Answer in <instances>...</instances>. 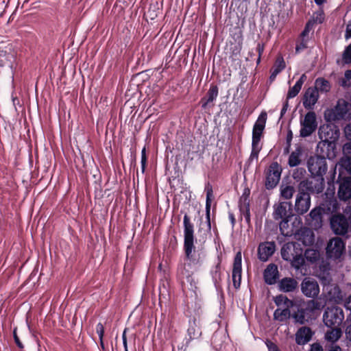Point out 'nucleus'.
I'll return each instance as SVG.
<instances>
[{"label": "nucleus", "mask_w": 351, "mask_h": 351, "mask_svg": "<svg viewBox=\"0 0 351 351\" xmlns=\"http://www.w3.org/2000/svg\"><path fill=\"white\" fill-rule=\"evenodd\" d=\"M303 250L300 245L295 242H289L283 245L281 249L282 258L285 260H292L298 251Z\"/></svg>", "instance_id": "obj_19"}, {"label": "nucleus", "mask_w": 351, "mask_h": 351, "mask_svg": "<svg viewBox=\"0 0 351 351\" xmlns=\"http://www.w3.org/2000/svg\"><path fill=\"white\" fill-rule=\"evenodd\" d=\"M316 16H313V21L315 23H322L324 19V14L323 11L317 12Z\"/></svg>", "instance_id": "obj_50"}, {"label": "nucleus", "mask_w": 351, "mask_h": 351, "mask_svg": "<svg viewBox=\"0 0 351 351\" xmlns=\"http://www.w3.org/2000/svg\"><path fill=\"white\" fill-rule=\"evenodd\" d=\"M319 154L321 156H311L307 161V167L308 171L313 177H318L319 180L324 181L323 176L327 170V164L324 156L320 150Z\"/></svg>", "instance_id": "obj_5"}, {"label": "nucleus", "mask_w": 351, "mask_h": 351, "mask_svg": "<svg viewBox=\"0 0 351 351\" xmlns=\"http://www.w3.org/2000/svg\"><path fill=\"white\" fill-rule=\"evenodd\" d=\"M14 341H15V343L17 345V346L20 348H23V346L22 343L20 341L19 338L18 337V336L16 335L15 332H14Z\"/></svg>", "instance_id": "obj_61"}, {"label": "nucleus", "mask_w": 351, "mask_h": 351, "mask_svg": "<svg viewBox=\"0 0 351 351\" xmlns=\"http://www.w3.org/2000/svg\"><path fill=\"white\" fill-rule=\"evenodd\" d=\"M96 331L100 339L102 341L104 335V327L101 323H99L96 326Z\"/></svg>", "instance_id": "obj_51"}, {"label": "nucleus", "mask_w": 351, "mask_h": 351, "mask_svg": "<svg viewBox=\"0 0 351 351\" xmlns=\"http://www.w3.org/2000/svg\"><path fill=\"white\" fill-rule=\"evenodd\" d=\"M345 76H346L347 78H350V80H351V69H350V70H347V71H346V72H345Z\"/></svg>", "instance_id": "obj_64"}, {"label": "nucleus", "mask_w": 351, "mask_h": 351, "mask_svg": "<svg viewBox=\"0 0 351 351\" xmlns=\"http://www.w3.org/2000/svg\"><path fill=\"white\" fill-rule=\"evenodd\" d=\"M276 250L274 242H263L258 247V258L262 262H266L274 254Z\"/></svg>", "instance_id": "obj_16"}, {"label": "nucleus", "mask_w": 351, "mask_h": 351, "mask_svg": "<svg viewBox=\"0 0 351 351\" xmlns=\"http://www.w3.org/2000/svg\"><path fill=\"white\" fill-rule=\"evenodd\" d=\"M184 225V263L179 267L182 277L186 279L191 289L196 288V281L193 277L195 272L199 270L206 257L203 247H196L194 245V226L189 217L185 214L183 218Z\"/></svg>", "instance_id": "obj_1"}, {"label": "nucleus", "mask_w": 351, "mask_h": 351, "mask_svg": "<svg viewBox=\"0 0 351 351\" xmlns=\"http://www.w3.org/2000/svg\"><path fill=\"white\" fill-rule=\"evenodd\" d=\"M250 189L248 187H245L239 202L240 211L247 222H249L250 220Z\"/></svg>", "instance_id": "obj_14"}, {"label": "nucleus", "mask_w": 351, "mask_h": 351, "mask_svg": "<svg viewBox=\"0 0 351 351\" xmlns=\"http://www.w3.org/2000/svg\"><path fill=\"white\" fill-rule=\"evenodd\" d=\"M330 289V291H329V294L331 293V291H334V295H330L329 296V299L330 300H336L337 298H339V294H340V291H339V287L337 286V285H330V286H328L327 287V289Z\"/></svg>", "instance_id": "obj_45"}, {"label": "nucleus", "mask_w": 351, "mask_h": 351, "mask_svg": "<svg viewBox=\"0 0 351 351\" xmlns=\"http://www.w3.org/2000/svg\"><path fill=\"white\" fill-rule=\"evenodd\" d=\"M278 286L283 292H292L298 287V282L293 278H284L279 282Z\"/></svg>", "instance_id": "obj_26"}, {"label": "nucleus", "mask_w": 351, "mask_h": 351, "mask_svg": "<svg viewBox=\"0 0 351 351\" xmlns=\"http://www.w3.org/2000/svg\"><path fill=\"white\" fill-rule=\"evenodd\" d=\"M319 99V93L316 88L313 87L308 88L303 97L302 104L305 109H313L315 104Z\"/></svg>", "instance_id": "obj_18"}, {"label": "nucleus", "mask_w": 351, "mask_h": 351, "mask_svg": "<svg viewBox=\"0 0 351 351\" xmlns=\"http://www.w3.org/2000/svg\"><path fill=\"white\" fill-rule=\"evenodd\" d=\"M306 173V170L304 168H298L293 172V177L295 180L301 179Z\"/></svg>", "instance_id": "obj_49"}, {"label": "nucleus", "mask_w": 351, "mask_h": 351, "mask_svg": "<svg viewBox=\"0 0 351 351\" xmlns=\"http://www.w3.org/2000/svg\"><path fill=\"white\" fill-rule=\"evenodd\" d=\"M300 125V135L302 137H308L315 132L317 128L315 112L313 111L308 112L303 120H301Z\"/></svg>", "instance_id": "obj_8"}, {"label": "nucleus", "mask_w": 351, "mask_h": 351, "mask_svg": "<svg viewBox=\"0 0 351 351\" xmlns=\"http://www.w3.org/2000/svg\"><path fill=\"white\" fill-rule=\"evenodd\" d=\"M210 274L215 287H217L221 279V266L219 263H218L213 268H212L210 271Z\"/></svg>", "instance_id": "obj_38"}, {"label": "nucleus", "mask_w": 351, "mask_h": 351, "mask_svg": "<svg viewBox=\"0 0 351 351\" xmlns=\"http://www.w3.org/2000/svg\"><path fill=\"white\" fill-rule=\"evenodd\" d=\"M322 207L324 213H332L338 210L339 204L337 199L332 196L327 197L322 203Z\"/></svg>", "instance_id": "obj_28"}, {"label": "nucleus", "mask_w": 351, "mask_h": 351, "mask_svg": "<svg viewBox=\"0 0 351 351\" xmlns=\"http://www.w3.org/2000/svg\"><path fill=\"white\" fill-rule=\"evenodd\" d=\"M325 334V339L333 343L336 342L341 336L342 332L339 327H332Z\"/></svg>", "instance_id": "obj_30"}, {"label": "nucleus", "mask_w": 351, "mask_h": 351, "mask_svg": "<svg viewBox=\"0 0 351 351\" xmlns=\"http://www.w3.org/2000/svg\"><path fill=\"white\" fill-rule=\"evenodd\" d=\"M300 186L302 187V190L304 189L307 191L311 192L312 193H319L322 192L324 189L323 181L318 178L317 180H304L300 182Z\"/></svg>", "instance_id": "obj_21"}, {"label": "nucleus", "mask_w": 351, "mask_h": 351, "mask_svg": "<svg viewBox=\"0 0 351 351\" xmlns=\"http://www.w3.org/2000/svg\"><path fill=\"white\" fill-rule=\"evenodd\" d=\"M282 221L279 224L280 230L284 236L289 237L293 233L292 230H288L289 228V218L281 219Z\"/></svg>", "instance_id": "obj_41"}, {"label": "nucleus", "mask_w": 351, "mask_h": 351, "mask_svg": "<svg viewBox=\"0 0 351 351\" xmlns=\"http://www.w3.org/2000/svg\"><path fill=\"white\" fill-rule=\"evenodd\" d=\"M307 38H301V41L295 47V52L299 53L301 51L304 50V49L307 48Z\"/></svg>", "instance_id": "obj_47"}, {"label": "nucleus", "mask_w": 351, "mask_h": 351, "mask_svg": "<svg viewBox=\"0 0 351 351\" xmlns=\"http://www.w3.org/2000/svg\"><path fill=\"white\" fill-rule=\"evenodd\" d=\"M311 206V197L308 193L300 190L295 203V210L298 215L306 213Z\"/></svg>", "instance_id": "obj_11"}, {"label": "nucleus", "mask_w": 351, "mask_h": 351, "mask_svg": "<svg viewBox=\"0 0 351 351\" xmlns=\"http://www.w3.org/2000/svg\"><path fill=\"white\" fill-rule=\"evenodd\" d=\"M347 215L348 218L342 214L335 215L330 218V226L335 234L344 235L347 233L351 223V213Z\"/></svg>", "instance_id": "obj_7"}, {"label": "nucleus", "mask_w": 351, "mask_h": 351, "mask_svg": "<svg viewBox=\"0 0 351 351\" xmlns=\"http://www.w3.org/2000/svg\"><path fill=\"white\" fill-rule=\"evenodd\" d=\"M290 261L292 267L296 269H299L304 264V258L303 256V250L298 251V254L295 255L292 260H288Z\"/></svg>", "instance_id": "obj_36"}, {"label": "nucleus", "mask_w": 351, "mask_h": 351, "mask_svg": "<svg viewBox=\"0 0 351 351\" xmlns=\"http://www.w3.org/2000/svg\"><path fill=\"white\" fill-rule=\"evenodd\" d=\"M218 96V88L217 86L212 85L210 86L208 93H207V98L205 101L204 99H203L202 101V107L203 108H205L206 106L210 103L213 102L214 100L216 99V98Z\"/></svg>", "instance_id": "obj_33"}, {"label": "nucleus", "mask_w": 351, "mask_h": 351, "mask_svg": "<svg viewBox=\"0 0 351 351\" xmlns=\"http://www.w3.org/2000/svg\"><path fill=\"white\" fill-rule=\"evenodd\" d=\"M302 149L298 147L293 151L289 157L288 165L291 167L299 165L301 162L300 156H302Z\"/></svg>", "instance_id": "obj_34"}, {"label": "nucleus", "mask_w": 351, "mask_h": 351, "mask_svg": "<svg viewBox=\"0 0 351 351\" xmlns=\"http://www.w3.org/2000/svg\"><path fill=\"white\" fill-rule=\"evenodd\" d=\"M322 213H324L322 207L315 208L311 210L309 216L312 219V220L318 222L320 221L322 219Z\"/></svg>", "instance_id": "obj_43"}, {"label": "nucleus", "mask_w": 351, "mask_h": 351, "mask_svg": "<svg viewBox=\"0 0 351 351\" xmlns=\"http://www.w3.org/2000/svg\"><path fill=\"white\" fill-rule=\"evenodd\" d=\"M348 111V103L344 99H339L335 108L328 112L329 119L339 120L343 119Z\"/></svg>", "instance_id": "obj_17"}, {"label": "nucleus", "mask_w": 351, "mask_h": 351, "mask_svg": "<svg viewBox=\"0 0 351 351\" xmlns=\"http://www.w3.org/2000/svg\"><path fill=\"white\" fill-rule=\"evenodd\" d=\"M346 244L339 237L331 239L327 244L326 254L331 258H339L345 252Z\"/></svg>", "instance_id": "obj_9"}, {"label": "nucleus", "mask_w": 351, "mask_h": 351, "mask_svg": "<svg viewBox=\"0 0 351 351\" xmlns=\"http://www.w3.org/2000/svg\"><path fill=\"white\" fill-rule=\"evenodd\" d=\"M346 37L351 38V20L349 21L346 26Z\"/></svg>", "instance_id": "obj_59"}, {"label": "nucleus", "mask_w": 351, "mask_h": 351, "mask_svg": "<svg viewBox=\"0 0 351 351\" xmlns=\"http://www.w3.org/2000/svg\"><path fill=\"white\" fill-rule=\"evenodd\" d=\"M264 280L267 285H274L278 277V267L275 264H269L264 271Z\"/></svg>", "instance_id": "obj_23"}, {"label": "nucleus", "mask_w": 351, "mask_h": 351, "mask_svg": "<svg viewBox=\"0 0 351 351\" xmlns=\"http://www.w3.org/2000/svg\"><path fill=\"white\" fill-rule=\"evenodd\" d=\"M308 351H323V348L319 343H315L311 346L310 350Z\"/></svg>", "instance_id": "obj_56"}, {"label": "nucleus", "mask_w": 351, "mask_h": 351, "mask_svg": "<svg viewBox=\"0 0 351 351\" xmlns=\"http://www.w3.org/2000/svg\"><path fill=\"white\" fill-rule=\"evenodd\" d=\"M274 208V211L273 213V217L276 220H279L284 218H290L292 216V204L289 202H280L278 204H275Z\"/></svg>", "instance_id": "obj_15"}, {"label": "nucleus", "mask_w": 351, "mask_h": 351, "mask_svg": "<svg viewBox=\"0 0 351 351\" xmlns=\"http://www.w3.org/2000/svg\"><path fill=\"white\" fill-rule=\"evenodd\" d=\"M302 293L308 297L314 298L319 293V287L317 281L310 278H305L301 284Z\"/></svg>", "instance_id": "obj_12"}, {"label": "nucleus", "mask_w": 351, "mask_h": 351, "mask_svg": "<svg viewBox=\"0 0 351 351\" xmlns=\"http://www.w3.org/2000/svg\"><path fill=\"white\" fill-rule=\"evenodd\" d=\"M313 88H316L317 92L328 93L330 91L331 86L328 80L323 77H318L315 80Z\"/></svg>", "instance_id": "obj_31"}, {"label": "nucleus", "mask_w": 351, "mask_h": 351, "mask_svg": "<svg viewBox=\"0 0 351 351\" xmlns=\"http://www.w3.org/2000/svg\"><path fill=\"white\" fill-rule=\"evenodd\" d=\"M310 25H311V22H308L306 24V27H304V30L302 32V33L300 34L301 38H306V37L308 36L309 32H310Z\"/></svg>", "instance_id": "obj_55"}, {"label": "nucleus", "mask_w": 351, "mask_h": 351, "mask_svg": "<svg viewBox=\"0 0 351 351\" xmlns=\"http://www.w3.org/2000/svg\"><path fill=\"white\" fill-rule=\"evenodd\" d=\"M288 100L289 99H287L284 103H283V106H282V108L281 109V112H280V118H282L285 114L286 113V112L287 111V109H288V107H289V103H288Z\"/></svg>", "instance_id": "obj_57"}, {"label": "nucleus", "mask_w": 351, "mask_h": 351, "mask_svg": "<svg viewBox=\"0 0 351 351\" xmlns=\"http://www.w3.org/2000/svg\"><path fill=\"white\" fill-rule=\"evenodd\" d=\"M345 306L347 309L351 311V295L348 298Z\"/></svg>", "instance_id": "obj_63"}, {"label": "nucleus", "mask_w": 351, "mask_h": 351, "mask_svg": "<svg viewBox=\"0 0 351 351\" xmlns=\"http://www.w3.org/2000/svg\"><path fill=\"white\" fill-rule=\"evenodd\" d=\"M312 335L313 333L310 328L301 327L295 333V341L298 345H304L311 339Z\"/></svg>", "instance_id": "obj_24"}, {"label": "nucleus", "mask_w": 351, "mask_h": 351, "mask_svg": "<svg viewBox=\"0 0 351 351\" xmlns=\"http://www.w3.org/2000/svg\"><path fill=\"white\" fill-rule=\"evenodd\" d=\"M343 319V311L338 306L327 307L323 315V321L328 328L339 327Z\"/></svg>", "instance_id": "obj_6"}, {"label": "nucleus", "mask_w": 351, "mask_h": 351, "mask_svg": "<svg viewBox=\"0 0 351 351\" xmlns=\"http://www.w3.org/2000/svg\"><path fill=\"white\" fill-rule=\"evenodd\" d=\"M343 152L345 157H351V143H347L343 145Z\"/></svg>", "instance_id": "obj_54"}, {"label": "nucleus", "mask_w": 351, "mask_h": 351, "mask_svg": "<svg viewBox=\"0 0 351 351\" xmlns=\"http://www.w3.org/2000/svg\"><path fill=\"white\" fill-rule=\"evenodd\" d=\"M346 337L351 341V324L347 326L346 329Z\"/></svg>", "instance_id": "obj_62"}, {"label": "nucleus", "mask_w": 351, "mask_h": 351, "mask_svg": "<svg viewBox=\"0 0 351 351\" xmlns=\"http://www.w3.org/2000/svg\"><path fill=\"white\" fill-rule=\"evenodd\" d=\"M342 61L346 64H351V43L345 48L342 54Z\"/></svg>", "instance_id": "obj_44"}, {"label": "nucleus", "mask_w": 351, "mask_h": 351, "mask_svg": "<svg viewBox=\"0 0 351 351\" xmlns=\"http://www.w3.org/2000/svg\"><path fill=\"white\" fill-rule=\"evenodd\" d=\"M141 171L143 173L145 171V167H146V164H147V155H146L145 147H144L141 151Z\"/></svg>", "instance_id": "obj_46"}, {"label": "nucleus", "mask_w": 351, "mask_h": 351, "mask_svg": "<svg viewBox=\"0 0 351 351\" xmlns=\"http://www.w3.org/2000/svg\"><path fill=\"white\" fill-rule=\"evenodd\" d=\"M267 121V113L263 112L258 116L256 121L252 130V151L250 156L251 161L258 158V154L262 149L261 139L263 135V130L265 128Z\"/></svg>", "instance_id": "obj_4"}, {"label": "nucleus", "mask_w": 351, "mask_h": 351, "mask_svg": "<svg viewBox=\"0 0 351 351\" xmlns=\"http://www.w3.org/2000/svg\"><path fill=\"white\" fill-rule=\"evenodd\" d=\"M285 67V63L282 57H279L277 58L275 64L274 71H272V73L271 75V77H275L280 72H281Z\"/></svg>", "instance_id": "obj_39"}, {"label": "nucleus", "mask_w": 351, "mask_h": 351, "mask_svg": "<svg viewBox=\"0 0 351 351\" xmlns=\"http://www.w3.org/2000/svg\"><path fill=\"white\" fill-rule=\"evenodd\" d=\"M274 302L278 307L283 308L290 309L293 306V302L283 295L276 296L274 299Z\"/></svg>", "instance_id": "obj_32"}, {"label": "nucleus", "mask_w": 351, "mask_h": 351, "mask_svg": "<svg viewBox=\"0 0 351 351\" xmlns=\"http://www.w3.org/2000/svg\"><path fill=\"white\" fill-rule=\"evenodd\" d=\"M341 162L342 166L350 174H351V157H345V158L342 160Z\"/></svg>", "instance_id": "obj_48"}, {"label": "nucleus", "mask_w": 351, "mask_h": 351, "mask_svg": "<svg viewBox=\"0 0 351 351\" xmlns=\"http://www.w3.org/2000/svg\"><path fill=\"white\" fill-rule=\"evenodd\" d=\"M304 257L307 261L314 263L319 259V252L317 250L306 249L304 252Z\"/></svg>", "instance_id": "obj_40"}, {"label": "nucleus", "mask_w": 351, "mask_h": 351, "mask_svg": "<svg viewBox=\"0 0 351 351\" xmlns=\"http://www.w3.org/2000/svg\"><path fill=\"white\" fill-rule=\"evenodd\" d=\"M295 237L298 241L306 246L313 245L315 241L313 232L306 227L299 229L295 234Z\"/></svg>", "instance_id": "obj_20"}, {"label": "nucleus", "mask_w": 351, "mask_h": 351, "mask_svg": "<svg viewBox=\"0 0 351 351\" xmlns=\"http://www.w3.org/2000/svg\"><path fill=\"white\" fill-rule=\"evenodd\" d=\"M338 196L340 199L346 201L351 197V177L345 178L339 185Z\"/></svg>", "instance_id": "obj_22"}, {"label": "nucleus", "mask_w": 351, "mask_h": 351, "mask_svg": "<svg viewBox=\"0 0 351 351\" xmlns=\"http://www.w3.org/2000/svg\"><path fill=\"white\" fill-rule=\"evenodd\" d=\"M205 191L206 192V221H207L208 225L210 228V211L212 198L213 197V187L209 183H207L206 184Z\"/></svg>", "instance_id": "obj_27"}, {"label": "nucleus", "mask_w": 351, "mask_h": 351, "mask_svg": "<svg viewBox=\"0 0 351 351\" xmlns=\"http://www.w3.org/2000/svg\"><path fill=\"white\" fill-rule=\"evenodd\" d=\"M265 344L269 351H280L277 345L269 340H267Z\"/></svg>", "instance_id": "obj_52"}, {"label": "nucleus", "mask_w": 351, "mask_h": 351, "mask_svg": "<svg viewBox=\"0 0 351 351\" xmlns=\"http://www.w3.org/2000/svg\"><path fill=\"white\" fill-rule=\"evenodd\" d=\"M324 305L320 302L311 300L298 305L297 311L293 313V318L301 324L315 319L320 314Z\"/></svg>", "instance_id": "obj_3"}, {"label": "nucleus", "mask_w": 351, "mask_h": 351, "mask_svg": "<svg viewBox=\"0 0 351 351\" xmlns=\"http://www.w3.org/2000/svg\"><path fill=\"white\" fill-rule=\"evenodd\" d=\"M201 330L199 327L196 324L195 322L193 321V323L190 322L189 327L187 330L188 337H186L185 339L186 343L184 345V350L186 349V347H188L191 340L197 339L201 336Z\"/></svg>", "instance_id": "obj_25"}, {"label": "nucleus", "mask_w": 351, "mask_h": 351, "mask_svg": "<svg viewBox=\"0 0 351 351\" xmlns=\"http://www.w3.org/2000/svg\"><path fill=\"white\" fill-rule=\"evenodd\" d=\"M294 188L291 186H282L280 189V194L281 196L286 199H289L293 197V195L294 193Z\"/></svg>", "instance_id": "obj_42"}, {"label": "nucleus", "mask_w": 351, "mask_h": 351, "mask_svg": "<svg viewBox=\"0 0 351 351\" xmlns=\"http://www.w3.org/2000/svg\"><path fill=\"white\" fill-rule=\"evenodd\" d=\"M350 78H347L345 75L344 77L339 80V85L343 88H348L351 86Z\"/></svg>", "instance_id": "obj_53"}, {"label": "nucleus", "mask_w": 351, "mask_h": 351, "mask_svg": "<svg viewBox=\"0 0 351 351\" xmlns=\"http://www.w3.org/2000/svg\"><path fill=\"white\" fill-rule=\"evenodd\" d=\"M14 60V56L11 53H8L6 51H0V66H4L8 65L12 67V62Z\"/></svg>", "instance_id": "obj_37"}, {"label": "nucleus", "mask_w": 351, "mask_h": 351, "mask_svg": "<svg viewBox=\"0 0 351 351\" xmlns=\"http://www.w3.org/2000/svg\"><path fill=\"white\" fill-rule=\"evenodd\" d=\"M327 351H342V350L340 346L333 343L328 346Z\"/></svg>", "instance_id": "obj_58"}, {"label": "nucleus", "mask_w": 351, "mask_h": 351, "mask_svg": "<svg viewBox=\"0 0 351 351\" xmlns=\"http://www.w3.org/2000/svg\"><path fill=\"white\" fill-rule=\"evenodd\" d=\"M290 315L291 312L289 308H282L279 307L275 310L274 313V319L279 322L287 321L290 317Z\"/></svg>", "instance_id": "obj_35"}, {"label": "nucleus", "mask_w": 351, "mask_h": 351, "mask_svg": "<svg viewBox=\"0 0 351 351\" xmlns=\"http://www.w3.org/2000/svg\"><path fill=\"white\" fill-rule=\"evenodd\" d=\"M318 134L321 141L317 144V152L322 150L327 158H332L335 155L336 141L339 136V130L334 125L324 124L320 126Z\"/></svg>", "instance_id": "obj_2"}, {"label": "nucleus", "mask_w": 351, "mask_h": 351, "mask_svg": "<svg viewBox=\"0 0 351 351\" xmlns=\"http://www.w3.org/2000/svg\"><path fill=\"white\" fill-rule=\"evenodd\" d=\"M242 256L241 252H238L234 259L232 278L233 286L235 289H239L241 286V273H242Z\"/></svg>", "instance_id": "obj_13"}, {"label": "nucleus", "mask_w": 351, "mask_h": 351, "mask_svg": "<svg viewBox=\"0 0 351 351\" xmlns=\"http://www.w3.org/2000/svg\"><path fill=\"white\" fill-rule=\"evenodd\" d=\"M282 169L278 162H272L266 173L265 187L272 189L276 186L280 179Z\"/></svg>", "instance_id": "obj_10"}, {"label": "nucleus", "mask_w": 351, "mask_h": 351, "mask_svg": "<svg viewBox=\"0 0 351 351\" xmlns=\"http://www.w3.org/2000/svg\"><path fill=\"white\" fill-rule=\"evenodd\" d=\"M306 78V77L305 74H302L301 75L300 79L295 82V85L289 90L287 95V99L293 98L299 93Z\"/></svg>", "instance_id": "obj_29"}, {"label": "nucleus", "mask_w": 351, "mask_h": 351, "mask_svg": "<svg viewBox=\"0 0 351 351\" xmlns=\"http://www.w3.org/2000/svg\"><path fill=\"white\" fill-rule=\"evenodd\" d=\"M256 50L258 53V56H261L262 53H263L264 51V45L262 44V43H258L257 45V48H256Z\"/></svg>", "instance_id": "obj_60"}]
</instances>
